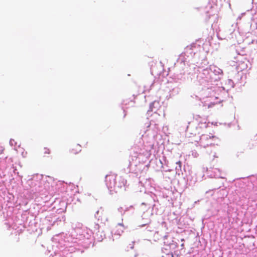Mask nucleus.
Here are the masks:
<instances>
[{"mask_svg": "<svg viewBox=\"0 0 257 257\" xmlns=\"http://www.w3.org/2000/svg\"><path fill=\"white\" fill-rule=\"evenodd\" d=\"M119 227H121L122 228H124V226L121 223H119L118 225L116 226V228H119ZM119 228H118V229Z\"/></svg>", "mask_w": 257, "mask_h": 257, "instance_id": "4", "label": "nucleus"}, {"mask_svg": "<svg viewBox=\"0 0 257 257\" xmlns=\"http://www.w3.org/2000/svg\"><path fill=\"white\" fill-rule=\"evenodd\" d=\"M81 146L79 144L74 145L70 150L71 153L73 154H77L81 151Z\"/></svg>", "mask_w": 257, "mask_h": 257, "instance_id": "1", "label": "nucleus"}, {"mask_svg": "<svg viewBox=\"0 0 257 257\" xmlns=\"http://www.w3.org/2000/svg\"><path fill=\"white\" fill-rule=\"evenodd\" d=\"M50 153V150L47 148H44L43 149V154L45 155L49 154Z\"/></svg>", "mask_w": 257, "mask_h": 257, "instance_id": "2", "label": "nucleus"}, {"mask_svg": "<svg viewBox=\"0 0 257 257\" xmlns=\"http://www.w3.org/2000/svg\"><path fill=\"white\" fill-rule=\"evenodd\" d=\"M120 230H121L120 232L119 231V232L118 233V234L119 235L123 232V230L122 229H120Z\"/></svg>", "mask_w": 257, "mask_h": 257, "instance_id": "5", "label": "nucleus"}, {"mask_svg": "<svg viewBox=\"0 0 257 257\" xmlns=\"http://www.w3.org/2000/svg\"><path fill=\"white\" fill-rule=\"evenodd\" d=\"M162 257H173V255L172 252H169L162 255Z\"/></svg>", "mask_w": 257, "mask_h": 257, "instance_id": "3", "label": "nucleus"}, {"mask_svg": "<svg viewBox=\"0 0 257 257\" xmlns=\"http://www.w3.org/2000/svg\"><path fill=\"white\" fill-rule=\"evenodd\" d=\"M177 164H179V165H181V163L180 161H179L177 163Z\"/></svg>", "mask_w": 257, "mask_h": 257, "instance_id": "6", "label": "nucleus"}]
</instances>
